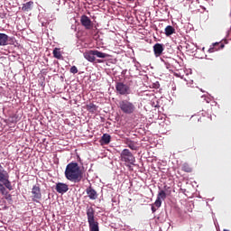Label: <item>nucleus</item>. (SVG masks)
<instances>
[{"instance_id":"1","label":"nucleus","mask_w":231,"mask_h":231,"mask_svg":"<svg viewBox=\"0 0 231 231\" xmlns=\"http://www.w3.org/2000/svg\"><path fill=\"white\" fill-rule=\"evenodd\" d=\"M82 170H80V166L77 162H69L65 169V178L69 180V181H72L73 183H80L82 181L83 176Z\"/></svg>"},{"instance_id":"2","label":"nucleus","mask_w":231,"mask_h":231,"mask_svg":"<svg viewBox=\"0 0 231 231\" xmlns=\"http://www.w3.org/2000/svg\"><path fill=\"white\" fill-rule=\"evenodd\" d=\"M87 217L89 231H100L98 228V223L95 220V208H93V207H87Z\"/></svg>"},{"instance_id":"3","label":"nucleus","mask_w":231,"mask_h":231,"mask_svg":"<svg viewBox=\"0 0 231 231\" xmlns=\"http://www.w3.org/2000/svg\"><path fill=\"white\" fill-rule=\"evenodd\" d=\"M118 107L123 113H125V115H133V113L136 111V106L134 104L126 99L121 100Z\"/></svg>"},{"instance_id":"4","label":"nucleus","mask_w":231,"mask_h":231,"mask_svg":"<svg viewBox=\"0 0 231 231\" xmlns=\"http://www.w3.org/2000/svg\"><path fill=\"white\" fill-rule=\"evenodd\" d=\"M121 162L128 163L129 165H134L136 158L133 155V152L129 149H124L120 153Z\"/></svg>"},{"instance_id":"5","label":"nucleus","mask_w":231,"mask_h":231,"mask_svg":"<svg viewBox=\"0 0 231 231\" xmlns=\"http://www.w3.org/2000/svg\"><path fill=\"white\" fill-rule=\"evenodd\" d=\"M8 178H10L8 172H6V171H5V169H3L2 165L0 164V181L4 183L5 187L8 189V190H14L12 182H10Z\"/></svg>"},{"instance_id":"6","label":"nucleus","mask_w":231,"mask_h":231,"mask_svg":"<svg viewBox=\"0 0 231 231\" xmlns=\"http://www.w3.org/2000/svg\"><path fill=\"white\" fill-rule=\"evenodd\" d=\"M116 90L119 95H131V87L124 82H116Z\"/></svg>"},{"instance_id":"7","label":"nucleus","mask_w":231,"mask_h":231,"mask_svg":"<svg viewBox=\"0 0 231 231\" xmlns=\"http://www.w3.org/2000/svg\"><path fill=\"white\" fill-rule=\"evenodd\" d=\"M80 23L81 25L84 26L85 30H93L95 23H93V21L89 18V16L86 14H82L80 16Z\"/></svg>"},{"instance_id":"8","label":"nucleus","mask_w":231,"mask_h":231,"mask_svg":"<svg viewBox=\"0 0 231 231\" xmlns=\"http://www.w3.org/2000/svg\"><path fill=\"white\" fill-rule=\"evenodd\" d=\"M32 201L39 203L42 199V193H41V188L39 186H33L32 189Z\"/></svg>"},{"instance_id":"9","label":"nucleus","mask_w":231,"mask_h":231,"mask_svg":"<svg viewBox=\"0 0 231 231\" xmlns=\"http://www.w3.org/2000/svg\"><path fill=\"white\" fill-rule=\"evenodd\" d=\"M68 190H69L68 184L62 182L56 184V191L59 192V194H65V192H68Z\"/></svg>"},{"instance_id":"10","label":"nucleus","mask_w":231,"mask_h":231,"mask_svg":"<svg viewBox=\"0 0 231 231\" xmlns=\"http://www.w3.org/2000/svg\"><path fill=\"white\" fill-rule=\"evenodd\" d=\"M163 44L162 43H155L153 45V53L155 57H162V54L163 53Z\"/></svg>"},{"instance_id":"11","label":"nucleus","mask_w":231,"mask_h":231,"mask_svg":"<svg viewBox=\"0 0 231 231\" xmlns=\"http://www.w3.org/2000/svg\"><path fill=\"white\" fill-rule=\"evenodd\" d=\"M83 57L88 60V62H94L96 60L95 58V51H87L83 53Z\"/></svg>"},{"instance_id":"12","label":"nucleus","mask_w":231,"mask_h":231,"mask_svg":"<svg viewBox=\"0 0 231 231\" xmlns=\"http://www.w3.org/2000/svg\"><path fill=\"white\" fill-rule=\"evenodd\" d=\"M10 37L6 33L0 32V46H8Z\"/></svg>"},{"instance_id":"13","label":"nucleus","mask_w":231,"mask_h":231,"mask_svg":"<svg viewBox=\"0 0 231 231\" xmlns=\"http://www.w3.org/2000/svg\"><path fill=\"white\" fill-rule=\"evenodd\" d=\"M125 145L129 147L132 151H138V143L129 138L125 140Z\"/></svg>"},{"instance_id":"14","label":"nucleus","mask_w":231,"mask_h":231,"mask_svg":"<svg viewBox=\"0 0 231 231\" xmlns=\"http://www.w3.org/2000/svg\"><path fill=\"white\" fill-rule=\"evenodd\" d=\"M86 192L89 198V199H97V198H98V195L97 194V190H95L93 188L88 187L86 189Z\"/></svg>"},{"instance_id":"15","label":"nucleus","mask_w":231,"mask_h":231,"mask_svg":"<svg viewBox=\"0 0 231 231\" xmlns=\"http://www.w3.org/2000/svg\"><path fill=\"white\" fill-rule=\"evenodd\" d=\"M33 8V2L29 1L23 5L22 10L23 12H31V10Z\"/></svg>"},{"instance_id":"16","label":"nucleus","mask_w":231,"mask_h":231,"mask_svg":"<svg viewBox=\"0 0 231 231\" xmlns=\"http://www.w3.org/2000/svg\"><path fill=\"white\" fill-rule=\"evenodd\" d=\"M111 142V135L108 134H104L101 137V143L104 145H108Z\"/></svg>"},{"instance_id":"17","label":"nucleus","mask_w":231,"mask_h":231,"mask_svg":"<svg viewBox=\"0 0 231 231\" xmlns=\"http://www.w3.org/2000/svg\"><path fill=\"white\" fill-rule=\"evenodd\" d=\"M164 32L167 37H171V35L176 33V29H174V27H172L171 25H168L166 26Z\"/></svg>"},{"instance_id":"18","label":"nucleus","mask_w":231,"mask_h":231,"mask_svg":"<svg viewBox=\"0 0 231 231\" xmlns=\"http://www.w3.org/2000/svg\"><path fill=\"white\" fill-rule=\"evenodd\" d=\"M52 55L54 57V59H58L59 60H62V52H60V49L59 48H55L52 51Z\"/></svg>"},{"instance_id":"19","label":"nucleus","mask_w":231,"mask_h":231,"mask_svg":"<svg viewBox=\"0 0 231 231\" xmlns=\"http://www.w3.org/2000/svg\"><path fill=\"white\" fill-rule=\"evenodd\" d=\"M97 109H98V106H97V105L93 103L87 105V110H88L89 113H97Z\"/></svg>"},{"instance_id":"20","label":"nucleus","mask_w":231,"mask_h":231,"mask_svg":"<svg viewBox=\"0 0 231 231\" xmlns=\"http://www.w3.org/2000/svg\"><path fill=\"white\" fill-rule=\"evenodd\" d=\"M94 54H95V56L97 57L98 59H106V58L109 57L108 54L104 53V52L99 51H97V50H94Z\"/></svg>"},{"instance_id":"21","label":"nucleus","mask_w":231,"mask_h":231,"mask_svg":"<svg viewBox=\"0 0 231 231\" xmlns=\"http://www.w3.org/2000/svg\"><path fill=\"white\" fill-rule=\"evenodd\" d=\"M166 198H167V193H165V190L162 189L161 191H159L157 195V199H160L162 201V199H165Z\"/></svg>"},{"instance_id":"22","label":"nucleus","mask_w":231,"mask_h":231,"mask_svg":"<svg viewBox=\"0 0 231 231\" xmlns=\"http://www.w3.org/2000/svg\"><path fill=\"white\" fill-rule=\"evenodd\" d=\"M216 46H219V42H215L212 44V47L208 49L209 53H214V51H218L219 48H216Z\"/></svg>"},{"instance_id":"23","label":"nucleus","mask_w":231,"mask_h":231,"mask_svg":"<svg viewBox=\"0 0 231 231\" xmlns=\"http://www.w3.org/2000/svg\"><path fill=\"white\" fill-rule=\"evenodd\" d=\"M181 170H182L184 172H192V168L190 167V165H189V163H184V164L182 165Z\"/></svg>"},{"instance_id":"24","label":"nucleus","mask_w":231,"mask_h":231,"mask_svg":"<svg viewBox=\"0 0 231 231\" xmlns=\"http://www.w3.org/2000/svg\"><path fill=\"white\" fill-rule=\"evenodd\" d=\"M0 192L3 194V196L8 194V191L6 190V188H5V185L0 183Z\"/></svg>"},{"instance_id":"25","label":"nucleus","mask_w":231,"mask_h":231,"mask_svg":"<svg viewBox=\"0 0 231 231\" xmlns=\"http://www.w3.org/2000/svg\"><path fill=\"white\" fill-rule=\"evenodd\" d=\"M70 73H73V75H76V73H79V69H77V66H72L70 68Z\"/></svg>"},{"instance_id":"26","label":"nucleus","mask_w":231,"mask_h":231,"mask_svg":"<svg viewBox=\"0 0 231 231\" xmlns=\"http://www.w3.org/2000/svg\"><path fill=\"white\" fill-rule=\"evenodd\" d=\"M154 206L157 208H160V207H162V200H160V199H156L155 202H154Z\"/></svg>"},{"instance_id":"27","label":"nucleus","mask_w":231,"mask_h":231,"mask_svg":"<svg viewBox=\"0 0 231 231\" xmlns=\"http://www.w3.org/2000/svg\"><path fill=\"white\" fill-rule=\"evenodd\" d=\"M5 199H7V201H12V195L9 194V193H7V194L5 195Z\"/></svg>"},{"instance_id":"28","label":"nucleus","mask_w":231,"mask_h":231,"mask_svg":"<svg viewBox=\"0 0 231 231\" xmlns=\"http://www.w3.org/2000/svg\"><path fill=\"white\" fill-rule=\"evenodd\" d=\"M219 45L218 46H216V48H219V50H223V48H225V44L221 43V42H218Z\"/></svg>"},{"instance_id":"29","label":"nucleus","mask_w":231,"mask_h":231,"mask_svg":"<svg viewBox=\"0 0 231 231\" xmlns=\"http://www.w3.org/2000/svg\"><path fill=\"white\" fill-rule=\"evenodd\" d=\"M152 212H156V208L153 205L152 206Z\"/></svg>"},{"instance_id":"30","label":"nucleus","mask_w":231,"mask_h":231,"mask_svg":"<svg viewBox=\"0 0 231 231\" xmlns=\"http://www.w3.org/2000/svg\"><path fill=\"white\" fill-rule=\"evenodd\" d=\"M126 167H131V165H129V164H126Z\"/></svg>"},{"instance_id":"31","label":"nucleus","mask_w":231,"mask_h":231,"mask_svg":"<svg viewBox=\"0 0 231 231\" xmlns=\"http://www.w3.org/2000/svg\"><path fill=\"white\" fill-rule=\"evenodd\" d=\"M224 231H230V230H228V229H224Z\"/></svg>"}]
</instances>
